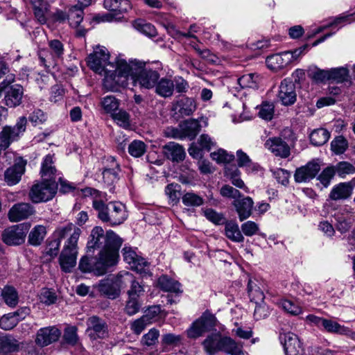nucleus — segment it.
Listing matches in <instances>:
<instances>
[{
  "instance_id": "nucleus-1",
  "label": "nucleus",
  "mask_w": 355,
  "mask_h": 355,
  "mask_svg": "<svg viewBox=\"0 0 355 355\" xmlns=\"http://www.w3.org/2000/svg\"><path fill=\"white\" fill-rule=\"evenodd\" d=\"M159 73L156 69L146 67L145 63L119 58L116 62V73L108 74L105 80V87L110 91H116L118 87H125L130 77L133 84L141 88L153 89L159 79Z\"/></svg>"
},
{
  "instance_id": "nucleus-2",
  "label": "nucleus",
  "mask_w": 355,
  "mask_h": 355,
  "mask_svg": "<svg viewBox=\"0 0 355 355\" xmlns=\"http://www.w3.org/2000/svg\"><path fill=\"white\" fill-rule=\"evenodd\" d=\"M105 245L95 258L85 256L79 261V269L84 272H94L97 276L105 274L107 270L114 266L119 260V250L122 239L113 231H107Z\"/></svg>"
},
{
  "instance_id": "nucleus-3",
  "label": "nucleus",
  "mask_w": 355,
  "mask_h": 355,
  "mask_svg": "<svg viewBox=\"0 0 355 355\" xmlns=\"http://www.w3.org/2000/svg\"><path fill=\"white\" fill-rule=\"evenodd\" d=\"M84 196L92 198L94 209L98 212V218L103 222L110 223L111 225H119L123 223L128 217L125 206L118 202L105 204L106 194L92 188L81 190Z\"/></svg>"
},
{
  "instance_id": "nucleus-4",
  "label": "nucleus",
  "mask_w": 355,
  "mask_h": 355,
  "mask_svg": "<svg viewBox=\"0 0 355 355\" xmlns=\"http://www.w3.org/2000/svg\"><path fill=\"white\" fill-rule=\"evenodd\" d=\"M81 233V230L71 223L57 227L55 235L68 236L58 259L60 268L64 272H71L76 266L78 254V241Z\"/></svg>"
},
{
  "instance_id": "nucleus-5",
  "label": "nucleus",
  "mask_w": 355,
  "mask_h": 355,
  "mask_svg": "<svg viewBox=\"0 0 355 355\" xmlns=\"http://www.w3.org/2000/svg\"><path fill=\"white\" fill-rule=\"evenodd\" d=\"M110 54L106 48L103 46H97L92 53L87 58V64L91 69L100 74L104 73L103 85L105 86V80L108 74L116 73V65L114 66L108 63ZM117 60V59L116 60ZM116 61H115L116 62Z\"/></svg>"
},
{
  "instance_id": "nucleus-6",
  "label": "nucleus",
  "mask_w": 355,
  "mask_h": 355,
  "mask_svg": "<svg viewBox=\"0 0 355 355\" xmlns=\"http://www.w3.org/2000/svg\"><path fill=\"white\" fill-rule=\"evenodd\" d=\"M58 185L55 181L42 180L35 184L30 192L29 197L35 203L46 202L51 200L56 193Z\"/></svg>"
},
{
  "instance_id": "nucleus-7",
  "label": "nucleus",
  "mask_w": 355,
  "mask_h": 355,
  "mask_svg": "<svg viewBox=\"0 0 355 355\" xmlns=\"http://www.w3.org/2000/svg\"><path fill=\"white\" fill-rule=\"evenodd\" d=\"M2 93H4L5 104L9 107H15L21 103L24 88L20 85H12L3 80L0 83V97Z\"/></svg>"
},
{
  "instance_id": "nucleus-8",
  "label": "nucleus",
  "mask_w": 355,
  "mask_h": 355,
  "mask_svg": "<svg viewBox=\"0 0 355 355\" xmlns=\"http://www.w3.org/2000/svg\"><path fill=\"white\" fill-rule=\"evenodd\" d=\"M27 119L25 116L18 119L15 125L5 126L0 132V141L4 148H8L10 145L17 141L26 130Z\"/></svg>"
},
{
  "instance_id": "nucleus-9",
  "label": "nucleus",
  "mask_w": 355,
  "mask_h": 355,
  "mask_svg": "<svg viewBox=\"0 0 355 355\" xmlns=\"http://www.w3.org/2000/svg\"><path fill=\"white\" fill-rule=\"evenodd\" d=\"M123 260L130 266L131 268L141 275L149 273V263L143 257L137 254L131 248L125 247L123 250Z\"/></svg>"
},
{
  "instance_id": "nucleus-10",
  "label": "nucleus",
  "mask_w": 355,
  "mask_h": 355,
  "mask_svg": "<svg viewBox=\"0 0 355 355\" xmlns=\"http://www.w3.org/2000/svg\"><path fill=\"white\" fill-rule=\"evenodd\" d=\"M278 101L285 106L293 105L297 100L295 85L289 78L284 79L279 87Z\"/></svg>"
},
{
  "instance_id": "nucleus-11",
  "label": "nucleus",
  "mask_w": 355,
  "mask_h": 355,
  "mask_svg": "<svg viewBox=\"0 0 355 355\" xmlns=\"http://www.w3.org/2000/svg\"><path fill=\"white\" fill-rule=\"evenodd\" d=\"M26 229L24 225H15L6 228L2 233L3 241L8 245H19L25 241Z\"/></svg>"
},
{
  "instance_id": "nucleus-12",
  "label": "nucleus",
  "mask_w": 355,
  "mask_h": 355,
  "mask_svg": "<svg viewBox=\"0 0 355 355\" xmlns=\"http://www.w3.org/2000/svg\"><path fill=\"white\" fill-rule=\"evenodd\" d=\"M279 339L284 345L286 355H304L302 343L295 334L291 332L281 334Z\"/></svg>"
},
{
  "instance_id": "nucleus-13",
  "label": "nucleus",
  "mask_w": 355,
  "mask_h": 355,
  "mask_svg": "<svg viewBox=\"0 0 355 355\" xmlns=\"http://www.w3.org/2000/svg\"><path fill=\"white\" fill-rule=\"evenodd\" d=\"M215 317L212 315H203L196 320L187 330L189 338H196L203 333L211 330L215 325Z\"/></svg>"
},
{
  "instance_id": "nucleus-14",
  "label": "nucleus",
  "mask_w": 355,
  "mask_h": 355,
  "mask_svg": "<svg viewBox=\"0 0 355 355\" xmlns=\"http://www.w3.org/2000/svg\"><path fill=\"white\" fill-rule=\"evenodd\" d=\"M26 161L21 157L15 159L13 166L7 168L4 173L5 182L9 186L17 184L25 172Z\"/></svg>"
},
{
  "instance_id": "nucleus-15",
  "label": "nucleus",
  "mask_w": 355,
  "mask_h": 355,
  "mask_svg": "<svg viewBox=\"0 0 355 355\" xmlns=\"http://www.w3.org/2000/svg\"><path fill=\"white\" fill-rule=\"evenodd\" d=\"M87 332L92 338H104L107 336V326L102 319L96 316L90 317L87 321Z\"/></svg>"
},
{
  "instance_id": "nucleus-16",
  "label": "nucleus",
  "mask_w": 355,
  "mask_h": 355,
  "mask_svg": "<svg viewBox=\"0 0 355 355\" xmlns=\"http://www.w3.org/2000/svg\"><path fill=\"white\" fill-rule=\"evenodd\" d=\"M61 331L56 327H48L38 330L35 343L41 347H45L58 340Z\"/></svg>"
},
{
  "instance_id": "nucleus-17",
  "label": "nucleus",
  "mask_w": 355,
  "mask_h": 355,
  "mask_svg": "<svg viewBox=\"0 0 355 355\" xmlns=\"http://www.w3.org/2000/svg\"><path fill=\"white\" fill-rule=\"evenodd\" d=\"M320 168L318 164L310 162L305 166L295 170L294 174L295 181L297 183L306 182L313 179L319 172Z\"/></svg>"
},
{
  "instance_id": "nucleus-18",
  "label": "nucleus",
  "mask_w": 355,
  "mask_h": 355,
  "mask_svg": "<svg viewBox=\"0 0 355 355\" xmlns=\"http://www.w3.org/2000/svg\"><path fill=\"white\" fill-rule=\"evenodd\" d=\"M34 213V208L29 203L21 202L14 205L8 215L11 222H18L28 218Z\"/></svg>"
},
{
  "instance_id": "nucleus-19",
  "label": "nucleus",
  "mask_w": 355,
  "mask_h": 355,
  "mask_svg": "<svg viewBox=\"0 0 355 355\" xmlns=\"http://www.w3.org/2000/svg\"><path fill=\"white\" fill-rule=\"evenodd\" d=\"M28 313L29 309L25 307L14 313L4 315L0 319V327L3 330H10L13 329L20 320L24 319Z\"/></svg>"
},
{
  "instance_id": "nucleus-20",
  "label": "nucleus",
  "mask_w": 355,
  "mask_h": 355,
  "mask_svg": "<svg viewBox=\"0 0 355 355\" xmlns=\"http://www.w3.org/2000/svg\"><path fill=\"white\" fill-rule=\"evenodd\" d=\"M259 80V76L257 73L245 74L237 78L234 85L230 87V92L234 95H236V93L239 92L241 89H256L258 87Z\"/></svg>"
},
{
  "instance_id": "nucleus-21",
  "label": "nucleus",
  "mask_w": 355,
  "mask_h": 355,
  "mask_svg": "<svg viewBox=\"0 0 355 355\" xmlns=\"http://www.w3.org/2000/svg\"><path fill=\"white\" fill-rule=\"evenodd\" d=\"M265 146L275 156L286 158L290 155V147L279 137L268 139L265 143Z\"/></svg>"
},
{
  "instance_id": "nucleus-22",
  "label": "nucleus",
  "mask_w": 355,
  "mask_h": 355,
  "mask_svg": "<svg viewBox=\"0 0 355 355\" xmlns=\"http://www.w3.org/2000/svg\"><path fill=\"white\" fill-rule=\"evenodd\" d=\"M233 205L236 209L239 220L243 221L252 215L254 201L251 197L246 196L234 200Z\"/></svg>"
},
{
  "instance_id": "nucleus-23",
  "label": "nucleus",
  "mask_w": 355,
  "mask_h": 355,
  "mask_svg": "<svg viewBox=\"0 0 355 355\" xmlns=\"http://www.w3.org/2000/svg\"><path fill=\"white\" fill-rule=\"evenodd\" d=\"M292 55L289 53L282 52L268 56L266 60L267 67L272 70H279L291 63Z\"/></svg>"
},
{
  "instance_id": "nucleus-24",
  "label": "nucleus",
  "mask_w": 355,
  "mask_h": 355,
  "mask_svg": "<svg viewBox=\"0 0 355 355\" xmlns=\"http://www.w3.org/2000/svg\"><path fill=\"white\" fill-rule=\"evenodd\" d=\"M95 288L103 295L110 299H115L119 296V289L115 286L112 278L103 279L95 285Z\"/></svg>"
},
{
  "instance_id": "nucleus-25",
  "label": "nucleus",
  "mask_w": 355,
  "mask_h": 355,
  "mask_svg": "<svg viewBox=\"0 0 355 355\" xmlns=\"http://www.w3.org/2000/svg\"><path fill=\"white\" fill-rule=\"evenodd\" d=\"M56 173L57 170L54 165L53 155H46L41 165L40 174L42 180L55 181Z\"/></svg>"
},
{
  "instance_id": "nucleus-26",
  "label": "nucleus",
  "mask_w": 355,
  "mask_h": 355,
  "mask_svg": "<svg viewBox=\"0 0 355 355\" xmlns=\"http://www.w3.org/2000/svg\"><path fill=\"white\" fill-rule=\"evenodd\" d=\"M163 152L165 156L173 162H180L184 159L185 152L184 148L178 144L169 142L163 146Z\"/></svg>"
},
{
  "instance_id": "nucleus-27",
  "label": "nucleus",
  "mask_w": 355,
  "mask_h": 355,
  "mask_svg": "<svg viewBox=\"0 0 355 355\" xmlns=\"http://www.w3.org/2000/svg\"><path fill=\"white\" fill-rule=\"evenodd\" d=\"M222 338L220 334L215 333L208 336L203 341L204 349L209 355H214L220 351Z\"/></svg>"
},
{
  "instance_id": "nucleus-28",
  "label": "nucleus",
  "mask_w": 355,
  "mask_h": 355,
  "mask_svg": "<svg viewBox=\"0 0 355 355\" xmlns=\"http://www.w3.org/2000/svg\"><path fill=\"white\" fill-rule=\"evenodd\" d=\"M57 232V228L53 232V234L51 237L47 240L46 246L45 248V254L49 256V259H53L58 256L61 240L64 238H68V236H60L58 235H55Z\"/></svg>"
},
{
  "instance_id": "nucleus-29",
  "label": "nucleus",
  "mask_w": 355,
  "mask_h": 355,
  "mask_svg": "<svg viewBox=\"0 0 355 355\" xmlns=\"http://www.w3.org/2000/svg\"><path fill=\"white\" fill-rule=\"evenodd\" d=\"M111 163V167L105 168L102 173L104 183L107 186L113 185L119 179V165L115 162L114 158H112Z\"/></svg>"
},
{
  "instance_id": "nucleus-30",
  "label": "nucleus",
  "mask_w": 355,
  "mask_h": 355,
  "mask_svg": "<svg viewBox=\"0 0 355 355\" xmlns=\"http://www.w3.org/2000/svg\"><path fill=\"white\" fill-rule=\"evenodd\" d=\"M352 194V187L349 183L343 182L335 186L329 195L331 199L338 200L347 199Z\"/></svg>"
},
{
  "instance_id": "nucleus-31",
  "label": "nucleus",
  "mask_w": 355,
  "mask_h": 355,
  "mask_svg": "<svg viewBox=\"0 0 355 355\" xmlns=\"http://www.w3.org/2000/svg\"><path fill=\"white\" fill-rule=\"evenodd\" d=\"M174 110L178 111L182 116H189L196 110V103L191 98H182L174 105Z\"/></svg>"
},
{
  "instance_id": "nucleus-32",
  "label": "nucleus",
  "mask_w": 355,
  "mask_h": 355,
  "mask_svg": "<svg viewBox=\"0 0 355 355\" xmlns=\"http://www.w3.org/2000/svg\"><path fill=\"white\" fill-rule=\"evenodd\" d=\"M21 345L22 343L10 335L0 336V353L18 352Z\"/></svg>"
},
{
  "instance_id": "nucleus-33",
  "label": "nucleus",
  "mask_w": 355,
  "mask_h": 355,
  "mask_svg": "<svg viewBox=\"0 0 355 355\" xmlns=\"http://www.w3.org/2000/svg\"><path fill=\"white\" fill-rule=\"evenodd\" d=\"M225 175L232 182V184L237 188L243 189L246 193L249 192V189L247 187L241 178V171L235 166L227 167L225 171Z\"/></svg>"
},
{
  "instance_id": "nucleus-34",
  "label": "nucleus",
  "mask_w": 355,
  "mask_h": 355,
  "mask_svg": "<svg viewBox=\"0 0 355 355\" xmlns=\"http://www.w3.org/2000/svg\"><path fill=\"white\" fill-rule=\"evenodd\" d=\"M155 92L164 98L170 97L174 91V82L168 78H162L157 80L155 87Z\"/></svg>"
},
{
  "instance_id": "nucleus-35",
  "label": "nucleus",
  "mask_w": 355,
  "mask_h": 355,
  "mask_svg": "<svg viewBox=\"0 0 355 355\" xmlns=\"http://www.w3.org/2000/svg\"><path fill=\"white\" fill-rule=\"evenodd\" d=\"M104 7L107 10L121 14L131 9L129 0H104Z\"/></svg>"
},
{
  "instance_id": "nucleus-36",
  "label": "nucleus",
  "mask_w": 355,
  "mask_h": 355,
  "mask_svg": "<svg viewBox=\"0 0 355 355\" xmlns=\"http://www.w3.org/2000/svg\"><path fill=\"white\" fill-rule=\"evenodd\" d=\"M46 235V228L42 225L35 226L28 234V241L34 246L40 245Z\"/></svg>"
},
{
  "instance_id": "nucleus-37",
  "label": "nucleus",
  "mask_w": 355,
  "mask_h": 355,
  "mask_svg": "<svg viewBox=\"0 0 355 355\" xmlns=\"http://www.w3.org/2000/svg\"><path fill=\"white\" fill-rule=\"evenodd\" d=\"M237 163L239 167H245L248 172L258 171L261 169L259 164L253 163L249 156L241 150L236 152Z\"/></svg>"
},
{
  "instance_id": "nucleus-38",
  "label": "nucleus",
  "mask_w": 355,
  "mask_h": 355,
  "mask_svg": "<svg viewBox=\"0 0 355 355\" xmlns=\"http://www.w3.org/2000/svg\"><path fill=\"white\" fill-rule=\"evenodd\" d=\"M220 351L231 355H241L242 353V345L236 343L230 337H223Z\"/></svg>"
},
{
  "instance_id": "nucleus-39",
  "label": "nucleus",
  "mask_w": 355,
  "mask_h": 355,
  "mask_svg": "<svg viewBox=\"0 0 355 355\" xmlns=\"http://www.w3.org/2000/svg\"><path fill=\"white\" fill-rule=\"evenodd\" d=\"M200 130V125L197 120L189 119L182 125L183 135L190 140L193 139Z\"/></svg>"
},
{
  "instance_id": "nucleus-40",
  "label": "nucleus",
  "mask_w": 355,
  "mask_h": 355,
  "mask_svg": "<svg viewBox=\"0 0 355 355\" xmlns=\"http://www.w3.org/2000/svg\"><path fill=\"white\" fill-rule=\"evenodd\" d=\"M225 234L229 239L234 242L240 243L244 241L239 225L235 223L230 222L225 224Z\"/></svg>"
},
{
  "instance_id": "nucleus-41",
  "label": "nucleus",
  "mask_w": 355,
  "mask_h": 355,
  "mask_svg": "<svg viewBox=\"0 0 355 355\" xmlns=\"http://www.w3.org/2000/svg\"><path fill=\"white\" fill-rule=\"evenodd\" d=\"M160 288L166 292L179 293L181 292L180 284L166 275L161 276L158 279Z\"/></svg>"
},
{
  "instance_id": "nucleus-42",
  "label": "nucleus",
  "mask_w": 355,
  "mask_h": 355,
  "mask_svg": "<svg viewBox=\"0 0 355 355\" xmlns=\"http://www.w3.org/2000/svg\"><path fill=\"white\" fill-rule=\"evenodd\" d=\"M31 1L35 17L40 24H44L48 11L47 3L44 0H31Z\"/></svg>"
},
{
  "instance_id": "nucleus-43",
  "label": "nucleus",
  "mask_w": 355,
  "mask_h": 355,
  "mask_svg": "<svg viewBox=\"0 0 355 355\" xmlns=\"http://www.w3.org/2000/svg\"><path fill=\"white\" fill-rule=\"evenodd\" d=\"M336 228L341 234H345L350 230L354 217L352 216H343L337 214L336 216Z\"/></svg>"
},
{
  "instance_id": "nucleus-44",
  "label": "nucleus",
  "mask_w": 355,
  "mask_h": 355,
  "mask_svg": "<svg viewBox=\"0 0 355 355\" xmlns=\"http://www.w3.org/2000/svg\"><path fill=\"white\" fill-rule=\"evenodd\" d=\"M329 132L324 128H319L313 130L310 135V141L314 146H322L329 139Z\"/></svg>"
},
{
  "instance_id": "nucleus-45",
  "label": "nucleus",
  "mask_w": 355,
  "mask_h": 355,
  "mask_svg": "<svg viewBox=\"0 0 355 355\" xmlns=\"http://www.w3.org/2000/svg\"><path fill=\"white\" fill-rule=\"evenodd\" d=\"M101 105L105 113L110 114L112 116L118 110L119 101L114 96L109 95L101 99Z\"/></svg>"
},
{
  "instance_id": "nucleus-46",
  "label": "nucleus",
  "mask_w": 355,
  "mask_h": 355,
  "mask_svg": "<svg viewBox=\"0 0 355 355\" xmlns=\"http://www.w3.org/2000/svg\"><path fill=\"white\" fill-rule=\"evenodd\" d=\"M134 277L132 273L127 271H121L115 277H113L112 279L115 286L119 288L120 293L121 289L126 287L128 284H130Z\"/></svg>"
},
{
  "instance_id": "nucleus-47",
  "label": "nucleus",
  "mask_w": 355,
  "mask_h": 355,
  "mask_svg": "<svg viewBox=\"0 0 355 355\" xmlns=\"http://www.w3.org/2000/svg\"><path fill=\"white\" fill-rule=\"evenodd\" d=\"M132 26L139 32L148 37H154L157 35L155 26L150 24L146 23L142 19H137L132 22Z\"/></svg>"
},
{
  "instance_id": "nucleus-48",
  "label": "nucleus",
  "mask_w": 355,
  "mask_h": 355,
  "mask_svg": "<svg viewBox=\"0 0 355 355\" xmlns=\"http://www.w3.org/2000/svg\"><path fill=\"white\" fill-rule=\"evenodd\" d=\"M1 295L5 302L10 306H15L18 303V294L15 288L12 286H6L1 291Z\"/></svg>"
},
{
  "instance_id": "nucleus-49",
  "label": "nucleus",
  "mask_w": 355,
  "mask_h": 355,
  "mask_svg": "<svg viewBox=\"0 0 355 355\" xmlns=\"http://www.w3.org/2000/svg\"><path fill=\"white\" fill-rule=\"evenodd\" d=\"M104 236V230L102 227L96 226L94 227L91 232V239L87 243V249L92 251L99 245L101 239Z\"/></svg>"
},
{
  "instance_id": "nucleus-50",
  "label": "nucleus",
  "mask_w": 355,
  "mask_h": 355,
  "mask_svg": "<svg viewBox=\"0 0 355 355\" xmlns=\"http://www.w3.org/2000/svg\"><path fill=\"white\" fill-rule=\"evenodd\" d=\"M182 200L187 207H199L204 202L203 198L193 192H187L184 194Z\"/></svg>"
},
{
  "instance_id": "nucleus-51",
  "label": "nucleus",
  "mask_w": 355,
  "mask_h": 355,
  "mask_svg": "<svg viewBox=\"0 0 355 355\" xmlns=\"http://www.w3.org/2000/svg\"><path fill=\"white\" fill-rule=\"evenodd\" d=\"M330 80L336 83H343L349 78V71L345 67H338L330 69Z\"/></svg>"
},
{
  "instance_id": "nucleus-52",
  "label": "nucleus",
  "mask_w": 355,
  "mask_h": 355,
  "mask_svg": "<svg viewBox=\"0 0 355 355\" xmlns=\"http://www.w3.org/2000/svg\"><path fill=\"white\" fill-rule=\"evenodd\" d=\"M83 19V10L78 8V6L72 7L69 12V21L71 26L76 28Z\"/></svg>"
},
{
  "instance_id": "nucleus-53",
  "label": "nucleus",
  "mask_w": 355,
  "mask_h": 355,
  "mask_svg": "<svg viewBox=\"0 0 355 355\" xmlns=\"http://www.w3.org/2000/svg\"><path fill=\"white\" fill-rule=\"evenodd\" d=\"M348 146L347 139L343 136H338L331 143V150L337 155L343 154Z\"/></svg>"
},
{
  "instance_id": "nucleus-54",
  "label": "nucleus",
  "mask_w": 355,
  "mask_h": 355,
  "mask_svg": "<svg viewBox=\"0 0 355 355\" xmlns=\"http://www.w3.org/2000/svg\"><path fill=\"white\" fill-rule=\"evenodd\" d=\"M322 327L329 333L338 334L340 335H343V334H345V331H347L346 327L340 324L336 321L327 320L325 318L324 320V323L322 325Z\"/></svg>"
},
{
  "instance_id": "nucleus-55",
  "label": "nucleus",
  "mask_w": 355,
  "mask_h": 355,
  "mask_svg": "<svg viewBox=\"0 0 355 355\" xmlns=\"http://www.w3.org/2000/svg\"><path fill=\"white\" fill-rule=\"evenodd\" d=\"M128 152L132 156L139 157L146 152V145L141 141L135 140L130 144Z\"/></svg>"
},
{
  "instance_id": "nucleus-56",
  "label": "nucleus",
  "mask_w": 355,
  "mask_h": 355,
  "mask_svg": "<svg viewBox=\"0 0 355 355\" xmlns=\"http://www.w3.org/2000/svg\"><path fill=\"white\" fill-rule=\"evenodd\" d=\"M334 167L336 173L341 178H344L346 175L353 174L355 173V166L347 162H340Z\"/></svg>"
},
{
  "instance_id": "nucleus-57",
  "label": "nucleus",
  "mask_w": 355,
  "mask_h": 355,
  "mask_svg": "<svg viewBox=\"0 0 355 355\" xmlns=\"http://www.w3.org/2000/svg\"><path fill=\"white\" fill-rule=\"evenodd\" d=\"M112 118L120 126L127 128L130 125V115L125 110H120L118 112H114L112 115Z\"/></svg>"
},
{
  "instance_id": "nucleus-58",
  "label": "nucleus",
  "mask_w": 355,
  "mask_h": 355,
  "mask_svg": "<svg viewBox=\"0 0 355 355\" xmlns=\"http://www.w3.org/2000/svg\"><path fill=\"white\" fill-rule=\"evenodd\" d=\"M51 55L53 58H61L64 54V46L58 40H52L49 42Z\"/></svg>"
},
{
  "instance_id": "nucleus-59",
  "label": "nucleus",
  "mask_w": 355,
  "mask_h": 355,
  "mask_svg": "<svg viewBox=\"0 0 355 355\" xmlns=\"http://www.w3.org/2000/svg\"><path fill=\"white\" fill-rule=\"evenodd\" d=\"M211 157L218 163H229L234 159V155L227 153L223 149L211 153Z\"/></svg>"
},
{
  "instance_id": "nucleus-60",
  "label": "nucleus",
  "mask_w": 355,
  "mask_h": 355,
  "mask_svg": "<svg viewBox=\"0 0 355 355\" xmlns=\"http://www.w3.org/2000/svg\"><path fill=\"white\" fill-rule=\"evenodd\" d=\"M279 304L285 311L291 315H297L302 313V308L291 300H282Z\"/></svg>"
},
{
  "instance_id": "nucleus-61",
  "label": "nucleus",
  "mask_w": 355,
  "mask_h": 355,
  "mask_svg": "<svg viewBox=\"0 0 355 355\" xmlns=\"http://www.w3.org/2000/svg\"><path fill=\"white\" fill-rule=\"evenodd\" d=\"M220 194L223 197L234 199V200L242 197L241 192L238 189L228 184H225L220 188Z\"/></svg>"
},
{
  "instance_id": "nucleus-62",
  "label": "nucleus",
  "mask_w": 355,
  "mask_h": 355,
  "mask_svg": "<svg viewBox=\"0 0 355 355\" xmlns=\"http://www.w3.org/2000/svg\"><path fill=\"white\" fill-rule=\"evenodd\" d=\"M202 211L206 218L214 224L219 225L223 223L225 221L223 215L222 214L218 213L213 209H205L202 210Z\"/></svg>"
},
{
  "instance_id": "nucleus-63",
  "label": "nucleus",
  "mask_w": 355,
  "mask_h": 355,
  "mask_svg": "<svg viewBox=\"0 0 355 355\" xmlns=\"http://www.w3.org/2000/svg\"><path fill=\"white\" fill-rule=\"evenodd\" d=\"M141 303L136 297H129L125 307V313L129 315H133L139 311Z\"/></svg>"
},
{
  "instance_id": "nucleus-64",
  "label": "nucleus",
  "mask_w": 355,
  "mask_h": 355,
  "mask_svg": "<svg viewBox=\"0 0 355 355\" xmlns=\"http://www.w3.org/2000/svg\"><path fill=\"white\" fill-rule=\"evenodd\" d=\"M180 186L178 184H170L165 189L166 194L169 200L174 205L176 204L180 199Z\"/></svg>"
}]
</instances>
